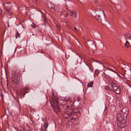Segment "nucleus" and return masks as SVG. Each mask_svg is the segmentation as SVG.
<instances>
[{
    "label": "nucleus",
    "instance_id": "obj_43",
    "mask_svg": "<svg viewBox=\"0 0 131 131\" xmlns=\"http://www.w3.org/2000/svg\"><path fill=\"white\" fill-rule=\"evenodd\" d=\"M14 128H15V129H16V128L15 127H14Z\"/></svg>",
    "mask_w": 131,
    "mask_h": 131
},
{
    "label": "nucleus",
    "instance_id": "obj_34",
    "mask_svg": "<svg viewBox=\"0 0 131 131\" xmlns=\"http://www.w3.org/2000/svg\"><path fill=\"white\" fill-rule=\"evenodd\" d=\"M17 47H16L15 48V51H14V52H15L16 50H17Z\"/></svg>",
    "mask_w": 131,
    "mask_h": 131
},
{
    "label": "nucleus",
    "instance_id": "obj_49",
    "mask_svg": "<svg viewBox=\"0 0 131 131\" xmlns=\"http://www.w3.org/2000/svg\"><path fill=\"white\" fill-rule=\"evenodd\" d=\"M7 4H9L7 3Z\"/></svg>",
    "mask_w": 131,
    "mask_h": 131
},
{
    "label": "nucleus",
    "instance_id": "obj_27",
    "mask_svg": "<svg viewBox=\"0 0 131 131\" xmlns=\"http://www.w3.org/2000/svg\"><path fill=\"white\" fill-rule=\"evenodd\" d=\"M77 99L78 102L80 101L81 100V98L79 96H78L77 97Z\"/></svg>",
    "mask_w": 131,
    "mask_h": 131
},
{
    "label": "nucleus",
    "instance_id": "obj_31",
    "mask_svg": "<svg viewBox=\"0 0 131 131\" xmlns=\"http://www.w3.org/2000/svg\"><path fill=\"white\" fill-rule=\"evenodd\" d=\"M28 89V88H25L24 89V91H26V92H27V91H26V90H27Z\"/></svg>",
    "mask_w": 131,
    "mask_h": 131
},
{
    "label": "nucleus",
    "instance_id": "obj_38",
    "mask_svg": "<svg viewBox=\"0 0 131 131\" xmlns=\"http://www.w3.org/2000/svg\"><path fill=\"white\" fill-rule=\"evenodd\" d=\"M16 129V130H17L18 131V129L17 128V129Z\"/></svg>",
    "mask_w": 131,
    "mask_h": 131
},
{
    "label": "nucleus",
    "instance_id": "obj_5",
    "mask_svg": "<svg viewBox=\"0 0 131 131\" xmlns=\"http://www.w3.org/2000/svg\"><path fill=\"white\" fill-rule=\"evenodd\" d=\"M121 112L124 116L126 117L128 113V109L127 107L124 108L121 110Z\"/></svg>",
    "mask_w": 131,
    "mask_h": 131
},
{
    "label": "nucleus",
    "instance_id": "obj_33",
    "mask_svg": "<svg viewBox=\"0 0 131 131\" xmlns=\"http://www.w3.org/2000/svg\"><path fill=\"white\" fill-rule=\"evenodd\" d=\"M74 29L76 31H78V30L75 27H74Z\"/></svg>",
    "mask_w": 131,
    "mask_h": 131
},
{
    "label": "nucleus",
    "instance_id": "obj_42",
    "mask_svg": "<svg viewBox=\"0 0 131 131\" xmlns=\"http://www.w3.org/2000/svg\"><path fill=\"white\" fill-rule=\"evenodd\" d=\"M113 68H114V69H115V68L114 67H113Z\"/></svg>",
    "mask_w": 131,
    "mask_h": 131
},
{
    "label": "nucleus",
    "instance_id": "obj_28",
    "mask_svg": "<svg viewBox=\"0 0 131 131\" xmlns=\"http://www.w3.org/2000/svg\"><path fill=\"white\" fill-rule=\"evenodd\" d=\"M128 98L129 100V103L131 104V96L129 95L128 96Z\"/></svg>",
    "mask_w": 131,
    "mask_h": 131
},
{
    "label": "nucleus",
    "instance_id": "obj_40",
    "mask_svg": "<svg viewBox=\"0 0 131 131\" xmlns=\"http://www.w3.org/2000/svg\"><path fill=\"white\" fill-rule=\"evenodd\" d=\"M8 27H9V24H8Z\"/></svg>",
    "mask_w": 131,
    "mask_h": 131
},
{
    "label": "nucleus",
    "instance_id": "obj_32",
    "mask_svg": "<svg viewBox=\"0 0 131 131\" xmlns=\"http://www.w3.org/2000/svg\"><path fill=\"white\" fill-rule=\"evenodd\" d=\"M43 20L44 21V22H45V23H46V20L45 19V17L44 16H43Z\"/></svg>",
    "mask_w": 131,
    "mask_h": 131
},
{
    "label": "nucleus",
    "instance_id": "obj_1",
    "mask_svg": "<svg viewBox=\"0 0 131 131\" xmlns=\"http://www.w3.org/2000/svg\"><path fill=\"white\" fill-rule=\"evenodd\" d=\"M108 81V85L105 87V89L111 90L117 94L119 93L120 92V88L118 87L117 85L115 84L111 79H109Z\"/></svg>",
    "mask_w": 131,
    "mask_h": 131
},
{
    "label": "nucleus",
    "instance_id": "obj_7",
    "mask_svg": "<svg viewBox=\"0 0 131 131\" xmlns=\"http://www.w3.org/2000/svg\"><path fill=\"white\" fill-rule=\"evenodd\" d=\"M51 105L53 107L54 112L56 113H57L58 112H59L60 111V109L59 107L58 106V105H53L52 103H51Z\"/></svg>",
    "mask_w": 131,
    "mask_h": 131
},
{
    "label": "nucleus",
    "instance_id": "obj_17",
    "mask_svg": "<svg viewBox=\"0 0 131 131\" xmlns=\"http://www.w3.org/2000/svg\"><path fill=\"white\" fill-rule=\"evenodd\" d=\"M17 32L16 33L15 36L16 38L17 39L20 38V35L17 30Z\"/></svg>",
    "mask_w": 131,
    "mask_h": 131
},
{
    "label": "nucleus",
    "instance_id": "obj_48",
    "mask_svg": "<svg viewBox=\"0 0 131 131\" xmlns=\"http://www.w3.org/2000/svg\"><path fill=\"white\" fill-rule=\"evenodd\" d=\"M32 35H34V34H32Z\"/></svg>",
    "mask_w": 131,
    "mask_h": 131
},
{
    "label": "nucleus",
    "instance_id": "obj_36",
    "mask_svg": "<svg viewBox=\"0 0 131 131\" xmlns=\"http://www.w3.org/2000/svg\"><path fill=\"white\" fill-rule=\"evenodd\" d=\"M66 108H67L68 109L69 108V106H66Z\"/></svg>",
    "mask_w": 131,
    "mask_h": 131
},
{
    "label": "nucleus",
    "instance_id": "obj_37",
    "mask_svg": "<svg viewBox=\"0 0 131 131\" xmlns=\"http://www.w3.org/2000/svg\"><path fill=\"white\" fill-rule=\"evenodd\" d=\"M117 75H118V76L119 77H121V76H120L117 73Z\"/></svg>",
    "mask_w": 131,
    "mask_h": 131
},
{
    "label": "nucleus",
    "instance_id": "obj_21",
    "mask_svg": "<svg viewBox=\"0 0 131 131\" xmlns=\"http://www.w3.org/2000/svg\"><path fill=\"white\" fill-rule=\"evenodd\" d=\"M100 71L99 70L97 69H96L95 71V73L98 75L100 73Z\"/></svg>",
    "mask_w": 131,
    "mask_h": 131
},
{
    "label": "nucleus",
    "instance_id": "obj_26",
    "mask_svg": "<svg viewBox=\"0 0 131 131\" xmlns=\"http://www.w3.org/2000/svg\"><path fill=\"white\" fill-rule=\"evenodd\" d=\"M56 25L57 26V28L58 29V30L59 31H60L61 29V27L60 26V25L59 24H57Z\"/></svg>",
    "mask_w": 131,
    "mask_h": 131
},
{
    "label": "nucleus",
    "instance_id": "obj_8",
    "mask_svg": "<svg viewBox=\"0 0 131 131\" xmlns=\"http://www.w3.org/2000/svg\"><path fill=\"white\" fill-rule=\"evenodd\" d=\"M126 118V117L124 116V115H122V116L119 117H117V119L118 122L119 124L122 123V122L124 120L125 118Z\"/></svg>",
    "mask_w": 131,
    "mask_h": 131
},
{
    "label": "nucleus",
    "instance_id": "obj_46",
    "mask_svg": "<svg viewBox=\"0 0 131 131\" xmlns=\"http://www.w3.org/2000/svg\"><path fill=\"white\" fill-rule=\"evenodd\" d=\"M97 2V1L95 2V3H96Z\"/></svg>",
    "mask_w": 131,
    "mask_h": 131
},
{
    "label": "nucleus",
    "instance_id": "obj_18",
    "mask_svg": "<svg viewBox=\"0 0 131 131\" xmlns=\"http://www.w3.org/2000/svg\"><path fill=\"white\" fill-rule=\"evenodd\" d=\"M48 126V124L47 123H44L43 124L44 127L45 129L47 128Z\"/></svg>",
    "mask_w": 131,
    "mask_h": 131
},
{
    "label": "nucleus",
    "instance_id": "obj_10",
    "mask_svg": "<svg viewBox=\"0 0 131 131\" xmlns=\"http://www.w3.org/2000/svg\"><path fill=\"white\" fill-rule=\"evenodd\" d=\"M77 12L76 10H73L70 11V15L74 18L76 17Z\"/></svg>",
    "mask_w": 131,
    "mask_h": 131
},
{
    "label": "nucleus",
    "instance_id": "obj_25",
    "mask_svg": "<svg viewBox=\"0 0 131 131\" xmlns=\"http://www.w3.org/2000/svg\"><path fill=\"white\" fill-rule=\"evenodd\" d=\"M122 115H123L122 114H121L120 113H118L117 115V117H121L122 116Z\"/></svg>",
    "mask_w": 131,
    "mask_h": 131
},
{
    "label": "nucleus",
    "instance_id": "obj_22",
    "mask_svg": "<svg viewBox=\"0 0 131 131\" xmlns=\"http://www.w3.org/2000/svg\"><path fill=\"white\" fill-rule=\"evenodd\" d=\"M122 64L124 65L125 66L124 67V68H125V69H127L129 68V66L128 65H125L123 63H122Z\"/></svg>",
    "mask_w": 131,
    "mask_h": 131
},
{
    "label": "nucleus",
    "instance_id": "obj_3",
    "mask_svg": "<svg viewBox=\"0 0 131 131\" xmlns=\"http://www.w3.org/2000/svg\"><path fill=\"white\" fill-rule=\"evenodd\" d=\"M12 81L15 85H18L20 82V80L16 72H13L12 74Z\"/></svg>",
    "mask_w": 131,
    "mask_h": 131
},
{
    "label": "nucleus",
    "instance_id": "obj_11",
    "mask_svg": "<svg viewBox=\"0 0 131 131\" xmlns=\"http://www.w3.org/2000/svg\"><path fill=\"white\" fill-rule=\"evenodd\" d=\"M62 6H56L54 8V10L55 11H56L58 12H61L62 11Z\"/></svg>",
    "mask_w": 131,
    "mask_h": 131
},
{
    "label": "nucleus",
    "instance_id": "obj_15",
    "mask_svg": "<svg viewBox=\"0 0 131 131\" xmlns=\"http://www.w3.org/2000/svg\"><path fill=\"white\" fill-rule=\"evenodd\" d=\"M78 111L77 110L76 111H75V110H73L72 112H71V114L72 116L73 115H78Z\"/></svg>",
    "mask_w": 131,
    "mask_h": 131
},
{
    "label": "nucleus",
    "instance_id": "obj_30",
    "mask_svg": "<svg viewBox=\"0 0 131 131\" xmlns=\"http://www.w3.org/2000/svg\"><path fill=\"white\" fill-rule=\"evenodd\" d=\"M86 64V65L88 66V67H89V69H90V70L91 71H93V69H91V68L90 67L88 66V65L87 64H86V63H85Z\"/></svg>",
    "mask_w": 131,
    "mask_h": 131
},
{
    "label": "nucleus",
    "instance_id": "obj_20",
    "mask_svg": "<svg viewBox=\"0 0 131 131\" xmlns=\"http://www.w3.org/2000/svg\"><path fill=\"white\" fill-rule=\"evenodd\" d=\"M125 46L127 47V48H128L129 46V43L128 41H126L125 44Z\"/></svg>",
    "mask_w": 131,
    "mask_h": 131
},
{
    "label": "nucleus",
    "instance_id": "obj_9",
    "mask_svg": "<svg viewBox=\"0 0 131 131\" xmlns=\"http://www.w3.org/2000/svg\"><path fill=\"white\" fill-rule=\"evenodd\" d=\"M71 115V112L64 111L63 113V116L64 118H68Z\"/></svg>",
    "mask_w": 131,
    "mask_h": 131
},
{
    "label": "nucleus",
    "instance_id": "obj_47",
    "mask_svg": "<svg viewBox=\"0 0 131 131\" xmlns=\"http://www.w3.org/2000/svg\"><path fill=\"white\" fill-rule=\"evenodd\" d=\"M96 62H97V61H96Z\"/></svg>",
    "mask_w": 131,
    "mask_h": 131
},
{
    "label": "nucleus",
    "instance_id": "obj_45",
    "mask_svg": "<svg viewBox=\"0 0 131 131\" xmlns=\"http://www.w3.org/2000/svg\"><path fill=\"white\" fill-rule=\"evenodd\" d=\"M97 2V1L95 2V3H96Z\"/></svg>",
    "mask_w": 131,
    "mask_h": 131
},
{
    "label": "nucleus",
    "instance_id": "obj_24",
    "mask_svg": "<svg viewBox=\"0 0 131 131\" xmlns=\"http://www.w3.org/2000/svg\"><path fill=\"white\" fill-rule=\"evenodd\" d=\"M74 102H73V101H71L70 103V105H71V108H72L73 106V105L74 104Z\"/></svg>",
    "mask_w": 131,
    "mask_h": 131
},
{
    "label": "nucleus",
    "instance_id": "obj_2",
    "mask_svg": "<svg viewBox=\"0 0 131 131\" xmlns=\"http://www.w3.org/2000/svg\"><path fill=\"white\" fill-rule=\"evenodd\" d=\"M94 16L99 21L101 22L103 19H105V16L104 11L100 8H97L94 12Z\"/></svg>",
    "mask_w": 131,
    "mask_h": 131
},
{
    "label": "nucleus",
    "instance_id": "obj_29",
    "mask_svg": "<svg viewBox=\"0 0 131 131\" xmlns=\"http://www.w3.org/2000/svg\"><path fill=\"white\" fill-rule=\"evenodd\" d=\"M33 25H31V26L33 28H34L35 27V25L33 23Z\"/></svg>",
    "mask_w": 131,
    "mask_h": 131
},
{
    "label": "nucleus",
    "instance_id": "obj_19",
    "mask_svg": "<svg viewBox=\"0 0 131 131\" xmlns=\"http://www.w3.org/2000/svg\"><path fill=\"white\" fill-rule=\"evenodd\" d=\"M93 84V83L92 82H91L88 84V87H92Z\"/></svg>",
    "mask_w": 131,
    "mask_h": 131
},
{
    "label": "nucleus",
    "instance_id": "obj_14",
    "mask_svg": "<svg viewBox=\"0 0 131 131\" xmlns=\"http://www.w3.org/2000/svg\"><path fill=\"white\" fill-rule=\"evenodd\" d=\"M125 36L126 39H131V35L129 33L126 34L125 35Z\"/></svg>",
    "mask_w": 131,
    "mask_h": 131
},
{
    "label": "nucleus",
    "instance_id": "obj_44",
    "mask_svg": "<svg viewBox=\"0 0 131 131\" xmlns=\"http://www.w3.org/2000/svg\"><path fill=\"white\" fill-rule=\"evenodd\" d=\"M97 2V1L95 2V3H96Z\"/></svg>",
    "mask_w": 131,
    "mask_h": 131
},
{
    "label": "nucleus",
    "instance_id": "obj_50",
    "mask_svg": "<svg viewBox=\"0 0 131 131\" xmlns=\"http://www.w3.org/2000/svg\"><path fill=\"white\" fill-rule=\"evenodd\" d=\"M99 63H100L101 64V63L100 62Z\"/></svg>",
    "mask_w": 131,
    "mask_h": 131
},
{
    "label": "nucleus",
    "instance_id": "obj_4",
    "mask_svg": "<svg viewBox=\"0 0 131 131\" xmlns=\"http://www.w3.org/2000/svg\"><path fill=\"white\" fill-rule=\"evenodd\" d=\"M58 99L57 97L53 96L51 102H50V104L52 103V105H57L59 103Z\"/></svg>",
    "mask_w": 131,
    "mask_h": 131
},
{
    "label": "nucleus",
    "instance_id": "obj_16",
    "mask_svg": "<svg viewBox=\"0 0 131 131\" xmlns=\"http://www.w3.org/2000/svg\"><path fill=\"white\" fill-rule=\"evenodd\" d=\"M118 126H119L121 128H123L125 126V125L123 124V122H122V123L119 124V123H117Z\"/></svg>",
    "mask_w": 131,
    "mask_h": 131
},
{
    "label": "nucleus",
    "instance_id": "obj_41",
    "mask_svg": "<svg viewBox=\"0 0 131 131\" xmlns=\"http://www.w3.org/2000/svg\"><path fill=\"white\" fill-rule=\"evenodd\" d=\"M30 120L31 121H32V119H30Z\"/></svg>",
    "mask_w": 131,
    "mask_h": 131
},
{
    "label": "nucleus",
    "instance_id": "obj_35",
    "mask_svg": "<svg viewBox=\"0 0 131 131\" xmlns=\"http://www.w3.org/2000/svg\"><path fill=\"white\" fill-rule=\"evenodd\" d=\"M110 70H111V71H113V72H114V70L113 69H111Z\"/></svg>",
    "mask_w": 131,
    "mask_h": 131
},
{
    "label": "nucleus",
    "instance_id": "obj_6",
    "mask_svg": "<svg viewBox=\"0 0 131 131\" xmlns=\"http://www.w3.org/2000/svg\"><path fill=\"white\" fill-rule=\"evenodd\" d=\"M123 78H125L128 81H129L131 79V74L130 73H124L123 75Z\"/></svg>",
    "mask_w": 131,
    "mask_h": 131
},
{
    "label": "nucleus",
    "instance_id": "obj_13",
    "mask_svg": "<svg viewBox=\"0 0 131 131\" xmlns=\"http://www.w3.org/2000/svg\"><path fill=\"white\" fill-rule=\"evenodd\" d=\"M59 104H61V105L64 106L67 103V102L66 100L60 101V102H59Z\"/></svg>",
    "mask_w": 131,
    "mask_h": 131
},
{
    "label": "nucleus",
    "instance_id": "obj_12",
    "mask_svg": "<svg viewBox=\"0 0 131 131\" xmlns=\"http://www.w3.org/2000/svg\"><path fill=\"white\" fill-rule=\"evenodd\" d=\"M4 8H5L6 12L9 14H10L11 12L10 11V10L12 8L11 5H10L9 6L5 7Z\"/></svg>",
    "mask_w": 131,
    "mask_h": 131
},
{
    "label": "nucleus",
    "instance_id": "obj_39",
    "mask_svg": "<svg viewBox=\"0 0 131 131\" xmlns=\"http://www.w3.org/2000/svg\"><path fill=\"white\" fill-rule=\"evenodd\" d=\"M18 104H19V101H18Z\"/></svg>",
    "mask_w": 131,
    "mask_h": 131
},
{
    "label": "nucleus",
    "instance_id": "obj_23",
    "mask_svg": "<svg viewBox=\"0 0 131 131\" xmlns=\"http://www.w3.org/2000/svg\"><path fill=\"white\" fill-rule=\"evenodd\" d=\"M49 4L50 5H48V7L51 8H53V5L50 3Z\"/></svg>",
    "mask_w": 131,
    "mask_h": 131
}]
</instances>
